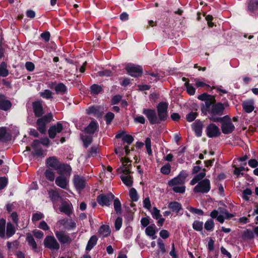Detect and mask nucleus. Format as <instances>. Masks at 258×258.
Returning <instances> with one entry per match:
<instances>
[{"label":"nucleus","instance_id":"obj_1","mask_svg":"<svg viewBox=\"0 0 258 258\" xmlns=\"http://www.w3.org/2000/svg\"><path fill=\"white\" fill-rule=\"evenodd\" d=\"M188 174L185 170H182L177 176L168 180L167 184L172 187L175 193L183 194L185 191L184 183Z\"/></svg>","mask_w":258,"mask_h":258},{"label":"nucleus","instance_id":"obj_2","mask_svg":"<svg viewBox=\"0 0 258 258\" xmlns=\"http://www.w3.org/2000/svg\"><path fill=\"white\" fill-rule=\"evenodd\" d=\"M210 119L213 122H220L221 123V130L224 134L228 135L233 132L235 126L228 115L222 117H212Z\"/></svg>","mask_w":258,"mask_h":258},{"label":"nucleus","instance_id":"obj_3","mask_svg":"<svg viewBox=\"0 0 258 258\" xmlns=\"http://www.w3.org/2000/svg\"><path fill=\"white\" fill-rule=\"evenodd\" d=\"M62 130L63 126L60 121L49 126V138L55 139L53 142H55L56 145L59 144V143H63L65 142V138L60 136Z\"/></svg>","mask_w":258,"mask_h":258},{"label":"nucleus","instance_id":"obj_4","mask_svg":"<svg viewBox=\"0 0 258 258\" xmlns=\"http://www.w3.org/2000/svg\"><path fill=\"white\" fill-rule=\"evenodd\" d=\"M229 104L227 102L223 103L221 102L215 103L212 105L211 110L209 112L211 115V117H217V116H221L224 114L225 107H228Z\"/></svg>","mask_w":258,"mask_h":258},{"label":"nucleus","instance_id":"obj_5","mask_svg":"<svg viewBox=\"0 0 258 258\" xmlns=\"http://www.w3.org/2000/svg\"><path fill=\"white\" fill-rule=\"evenodd\" d=\"M41 144L47 146L48 145V139L47 138L42 139L40 141L38 140L34 141L32 147L34 149L32 154L33 156H42L46 155V153L40 147Z\"/></svg>","mask_w":258,"mask_h":258},{"label":"nucleus","instance_id":"obj_6","mask_svg":"<svg viewBox=\"0 0 258 258\" xmlns=\"http://www.w3.org/2000/svg\"><path fill=\"white\" fill-rule=\"evenodd\" d=\"M211 189V183L209 179L205 178L199 181L193 189L195 193L207 194Z\"/></svg>","mask_w":258,"mask_h":258},{"label":"nucleus","instance_id":"obj_7","mask_svg":"<svg viewBox=\"0 0 258 258\" xmlns=\"http://www.w3.org/2000/svg\"><path fill=\"white\" fill-rule=\"evenodd\" d=\"M168 103L166 102H160L157 105V116L160 119V122L164 121L168 117Z\"/></svg>","mask_w":258,"mask_h":258},{"label":"nucleus","instance_id":"obj_8","mask_svg":"<svg viewBox=\"0 0 258 258\" xmlns=\"http://www.w3.org/2000/svg\"><path fill=\"white\" fill-rule=\"evenodd\" d=\"M142 113L147 117L151 124L160 123L156 110L154 109L143 108Z\"/></svg>","mask_w":258,"mask_h":258},{"label":"nucleus","instance_id":"obj_9","mask_svg":"<svg viewBox=\"0 0 258 258\" xmlns=\"http://www.w3.org/2000/svg\"><path fill=\"white\" fill-rule=\"evenodd\" d=\"M125 69L128 74L133 77H139L143 74V68L139 65L127 64L125 67Z\"/></svg>","mask_w":258,"mask_h":258},{"label":"nucleus","instance_id":"obj_10","mask_svg":"<svg viewBox=\"0 0 258 258\" xmlns=\"http://www.w3.org/2000/svg\"><path fill=\"white\" fill-rule=\"evenodd\" d=\"M114 198V196L111 192H108L106 194H102L98 196L97 202L101 206H109L111 202Z\"/></svg>","mask_w":258,"mask_h":258},{"label":"nucleus","instance_id":"obj_11","mask_svg":"<svg viewBox=\"0 0 258 258\" xmlns=\"http://www.w3.org/2000/svg\"><path fill=\"white\" fill-rule=\"evenodd\" d=\"M246 10L250 16L258 17V0H247Z\"/></svg>","mask_w":258,"mask_h":258},{"label":"nucleus","instance_id":"obj_12","mask_svg":"<svg viewBox=\"0 0 258 258\" xmlns=\"http://www.w3.org/2000/svg\"><path fill=\"white\" fill-rule=\"evenodd\" d=\"M55 236L61 244H70L73 241V239L70 234L63 231H57L55 232Z\"/></svg>","mask_w":258,"mask_h":258},{"label":"nucleus","instance_id":"obj_13","mask_svg":"<svg viewBox=\"0 0 258 258\" xmlns=\"http://www.w3.org/2000/svg\"><path fill=\"white\" fill-rule=\"evenodd\" d=\"M206 134L209 138L219 137L221 135L219 128L214 123L209 124L206 127Z\"/></svg>","mask_w":258,"mask_h":258},{"label":"nucleus","instance_id":"obj_14","mask_svg":"<svg viewBox=\"0 0 258 258\" xmlns=\"http://www.w3.org/2000/svg\"><path fill=\"white\" fill-rule=\"evenodd\" d=\"M201 105V111L204 115H207L210 112L212 105L216 102V99L214 96H212L209 99L204 101Z\"/></svg>","mask_w":258,"mask_h":258},{"label":"nucleus","instance_id":"obj_15","mask_svg":"<svg viewBox=\"0 0 258 258\" xmlns=\"http://www.w3.org/2000/svg\"><path fill=\"white\" fill-rule=\"evenodd\" d=\"M74 183L76 189L81 190L85 186L86 181L83 177H81L79 175H75L74 176Z\"/></svg>","mask_w":258,"mask_h":258},{"label":"nucleus","instance_id":"obj_16","mask_svg":"<svg viewBox=\"0 0 258 258\" xmlns=\"http://www.w3.org/2000/svg\"><path fill=\"white\" fill-rule=\"evenodd\" d=\"M168 208L172 212L175 213L177 215L180 214L182 215V213H180V212L182 210L181 204L176 201H172L168 203Z\"/></svg>","mask_w":258,"mask_h":258},{"label":"nucleus","instance_id":"obj_17","mask_svg":"<svg viewBox=\"0 0 258 258\" xmlns=\"http://www.w3.org/2000/svg\"><path fill=\"white\" fill-rule=\"evenodd\" d=\"M48 122V117L47 115L44 117L39 118L37 120V124L38 130L42 134H44L46 131V125Z\"/></svg>","mask_w":258,"mask_h":258},{"label":"nucleus","instance_id":"obj_18","mask_svg":"<svg viewBox=\"0 0 258 258\" xmlns=\"http://www.w3.org/2000/svg\"><path fill=\"white\" fill-rule=\"evenodd\" d=\"M55 184L62 189H67L69 185V180L63 175H60L55 179Z\"/></svg>","mask_w":258,"mask_h":258},{"label":"nucleus","instance_id":"obj_19","mask_svg":"<svg viewBox=\"0 0 258 258\" xmlns=\"http://www.w3.org/2000/svg\"><path fill=\"white\" fill-rule=\"evenodd\" d=\"M203 127V122L200 120H196L192 124V128L195 132L196 136L198 137L202 136Z\"/></svg>","mask_w":258,"mask_h":258},{"label":"nucleus","instance_id":"obj_20","mask_svg":"<svg viewBox=\"0 0 258 258\" xmlns=\"http://www.w3.org/2000/svg\"><path fill=\"white\" fill-rule=\"evenodd\" d=\"M62 192H63V191L59 189L56 190H49V198L53 204L58 202L60 200V195Z\"/></svg>","mask_w":258,"mask_h":258},{"label":"nucleus","instance_id":"obj_21","mask_svg":"<svg viewBox=\"0 0 258 258\" xmlns=\"http://www.w3.org/2000/svg\"><path fill=\"white\" fill-rule=\"evenodd\" d=\"M60 211L68 216H70L72 213V204L66 202L62 203L60 207Z\"/></svg>","mask_w":258,"mask_h":258},{"label":"nucleus","instance_id":"obj_22","mask_svg":"<svg viewBox=\"0 0 258 258\" xmlns=\"http://www.w3.org/2000/svg\"><path fill=\"white\" fill-rule=\"evenodd\" d=\"M50 87L51 88L54 87L55 93L57 94L63 95L66 94L67 92V86L61 83H58L57 84H56L54 86H53V85L52 84Z\"/></svg>","mask_w":258,"mask_h":258},{"label":"nucleus","instance_id":"obj_23","mask_svg":"<svg viewBox=\"0 0 258 258\" xmlns=\"http://www.w3.org/2000/svg\"><path fill=\"white\" fill-rule=\"evenodd\" d=\"M38 173L40 174V183L44 186H47L48 180V170L46 169L43 172V170H39Z\"/></svg>","mask_w":258,"mask_h":258},{"label":"nucleus","instance_id":"obj_24","mask_svg":"<svg viewBox=\"0 0 258 258\" xmlns=\"http://www.w3.org/2000/svg\"><path fill=\"white\" fill-rule=\"evenodd\" d=\"M98 128V124L96 120H93L85 128V132L89 134H93Z\"/></svg>","mask_w":258,"mask_h":258},{"label":"nucleus","instance_id":"obj_25","mask_svg":"<svg viewBox=\"0 0 258 258\" xmlns=\"http://www.w3.org/2000/svg\"><path fill=\"white\" fill-rule=\"evenodd\" d=\"M33 108L35 115L37 117L41 116L44 113L42 104L40 101L33 102Z\"/></svg>","mask_w":258,"mask_h":258},{"label":"nucleus","instance_id":"obj_26","mask_svg":"<svg viewBox=\"0 0 258 258\" xmlns=\"http://www.w3.org/2000/svg\"><path fill=\"white\" fill-rule=\"evenodd\" d=\"M111 233L109 226L107 225H102L98 230V234L99 236L103 238L108 236Z\"/></svg>","mask_w":258,"mask_h":258},{"label":"nucleus","instance_id":"obj_27","mask_svg":"<svg viewBox=\"0 0 258 258\" xmlns=\"http://www.w3.org/2000/svg\"><path fill=\"white\" fill-rule=\"evenodd\" d=\"M242 108L244 111L248 113L251 112L254 109L253 100H248L242 103Z\"/></svg>","mask_w":258,"mask_h":258},{"label":"nucleus","instance_id":"obj_28","mask_svg":"<svg viewBox=\"0 0 258 258\" xmlns=\"http://www.w3.org/2000/svg\"><path fill=\"white\" fill-rule=\"evenodd\" d=\"M12 106L11 102L6 99L5 96H0V109L4 110H7Z\"/></svg>","mask_w":258,"mask_h":258},{"label":"nucleus","instance_id":"obj_29","mask_svg":"<svg viewBox=\"0 0 258 258\" xmlns=\"http://www.w3.org/2000/svg\"><path fill=\"white\" fill-rule=\"evenodd\" d=\"M60 248L58 242L53 236L49 235V249L57 251Z\"/></svg>","mask_w":258,"mask_h":258},{"label":"nucleus","instance_id":"obj_30","mask_svg":"<svg viewBox=\"0 0 258 258\" xmlns=\"http://www.w3.org/2000/svg\"><path fill=\"white\" fill-rule=\"evenodd\" d=\"M155 225L154 224H153L149 226H147L145 230V233L146 235L151 237L152 239H155L157 237L156 236H155Z\"/></svg>","mask_w":258,"mask_h":258},{"label":"nucleus","instance_id":"obj_31","mask_svg":"<svg viewBox=\"0 0 258 258\" xmlns=\"http://www.w3.org/2000/svg\"><path fill=\"white\" fill-rule=\"evenodd\" d=\"M57 173L59 174H62L64 173L70 174L72 171V168L70 165L67 164H59L57 169Z\"/></svg>","mask_w":258,"mask_h":258},{"label":"nucleus","instance_id":"obj_32","mask_svg":"<svg viewBox=\"0 0 258 258\" xmlns=\"http://www.w3.org/2000/svg\"><path fill=\"white\" fill-rule=\"evenodd\" d=\"M98 238L96 235L92 236L88 241L86 247V250L90 251L93 247L97 244Z\"/></svg>","mask_w":258,"mask_h":258},{"label":"nucleus","instance_id":"obj_33","mask_svg":"<svg viewBox=\"0 0 258 258\" xmlns=\"http://www.w3.org/2000/svg\"><path fill=\"white\" fill-rule=\"evenodd\" d=\"M26 241L29 245L31 247L32 249L35 252L37 251V245L31 234H28L26 237Z\"/></svg>","mask_w":258,"mask_h":258},{"label":"nucleus","instance_id":"obj_34","mask_svg":"<svg viewBox=\"0 0 258 258\" xmlns=\"http://www.w3.org/2000/svg\"><path fill=\"white\" fill-rule=\"evenodd\" d=\"M11 139V136L4 128H0V140L8 141Z\"/></svg>","mask_w":258,"mask_h":258},{"label":"nucleus","instance_id":"obj_35","mask_svg":"<svg viewBox=\"0 0 258 258\" xmlns=\"http://www.w3.org/2000/svg\"><path fill=\"white\" fill-rule=\"evenodd\" d=\"M16 232L15 227L11 223H8L7 225V230L6 235L7 238L12 237Z\"/></svg>","mask_w":258,"mask_h":258},{"label":"nucleus","instance_id":"obj_36","mask_svg":"<svg viewBox=\"0 0 258 258\" xmlns=\"http://www.w3.org/2000/svg\"><path fill=\"white\" fill-rule=\"evenodd\" d=\"M59 164V162L56 157H49V167L55 170H57Z\"/></svg>","mask_w":258,"mask_h":258},{"label":"nucleus","instance_id":"obj_37","mask_svg":"<svg viewBox=\"0 0 258 258\" xmlns=\"http://www.w3.org/2000/svg\"><path fill=\"white\" fill-rule=\"evenodd\" d=\"M113 206L117 214H121L122 212L121 204L118 198L113 199Z\"/></svg>","mask_w":258,"mask_h":258},{"label":"nucleus","instance_id":"obj_38","mask_svg":"<svg viewBox=\"0 0 258 258\" xmlns=\"http://www.w3.org/2000/svg\"><path fill=\"white\" fill-rule=\"evenodd\" d=\"M9 74V71L7 70V66L6 62H2L0 65V76L5 77Z\"/></svg>","mask_w":258,"mask_h":258},{"label":"nucleus","instance_id":"obj_39","mask_svg":"<svg viewBox=\"0 0 258 258\" xmlns=\"http://www.w3.org/2000/svg\"><path fill=\"white\" fill-rule=\"evenodd\" d=\"M120 177L122 182L126 186H131L133 185V181L131 176L121 175Z\"/></svg>","mask_w":258,"mask_h":258},{"label":"nucleus","instance_id":"obj_40","mask_svg":"<svg viewBox=\"0 0 258 258\" xmlns=\"http://www.w3.org/2000/svg\"><path fill=\"white\" fill-rule=\"evenodd\" d=\"M129 196L133 202H137L139 200V196L138 195L137 191L134 187L130 189L129 191Z\"/></svg>","mask_w":258,"mask_h":258},{"label":"nucleus","instance_id":"obj_41","mask_svg":"<svg viewBox=\"0 0 258 258\" xmlns=\"http://www.w3.org/2000/svg\"><path fill=\"white\" fill-rule=\"evenodd\" d=\"M6 220L2 218L0 220V237L4 238L6 236Z\"/></svg>","mask_w":258,"mask_h":258},{"label":"nucleus","instance_id":"obj_42","mask_svg":"<svg viewBox=\"0 0 258 258\" xmlns=\"http://www.w3.org/2000/svg\"><path fill=\"white\" fill-rule=\"evenodd\" d=\"M186 208L194 214L200 216H203L204 215V212L201 209H197L190 206H187Z\"/></svg>","mask_w":258,"mask_h":258},{"label":"nucleus","instance_id":"obj_43","mask_svg":"<svg viewBox=\"0 0 258 258\" xmlns=\"http://www.w3.org/2000/svg\"><path fill=\"white\" fill-rule=\"evenodd\" d=\"M192 228L197 231H201L203 229V222L199 220H195L192 223Z\"/></svg>","mask_w":258,"mask_h":258},{"label":"nucleus","instance_id":"obj_44","mask_svg":"<svg viewBox=\"0 0 258 258\" xmlns=\"http://www.w3.org/2000/svg\"><path fill=\"white\" fill-rule=\"evenodd\" d=\"M90 89L91 94L94 95H97L102 91V87L97 84L92 85L90 87Z\"/></svg>","mask_w":258,"mask_h":258},{"label":"nucleus","instance_id":"obj_45","mask_svg":"<svg viewBox=\"0 0 258 258\" xmlns=\"http://www.w3.org/2000/svg\"><path fill=\"white\" fill-rule=\"evenodd\" d=\"M214 223L212 219L208 220L204 224L205 229L208 231H212L214 228Z\"/></svg>","mask_w":258,"mask_h":258},{"label":"nucleus","instance_id":"obj_46","mask_svg":"<svg viewBox=\"0 0 258 258\" xmlns=\"http://www.w3.org/2000/svg\"><path fill=\"white\" fill-rule=\"evenodd\" d=\"M171 166L169 163H166L160 168V172L164 175H168L171 172Z\"/></svg>","mask_w":258,"mask_h":258},{"label":"nucleus","instance_id":"obj_47","mask_svg":"<svg viewBox=\"0 0 258 258\" xmlns=\"http://www.w3.org/2000/svg\"><path fill=\"white\" fill-rule=\"evenodd\" d=\"M82 140L83 142L84 147L87 148L92 143L93 139L90 136H85L82 137Z\"/></svg>","mask_w":258,"mask_h":258},{"label":"nucleus","instance_id":"obj_48","mask_svg":"<svg viewBox=\"0 0 258 258\" xmlns=\"http://www.w3.org/2000/svg\"><path fill=\"white\" fill-rule=\"evenodd\" d=\"M114 118V114L113 113L111 112H108L106 113L104 116V119L106 121V123L108 125L110 124Z\"/></svg>","mask_w":258,"mask_h":258},{"label":"nucleus","instance_id":"obj_49","mask_svg":"<svg viewBox=\"0 0 258 258\" xmlns=\"http://www.w3.org/2000/svg\"><path fill=\"white\" fill-rule=\"evenodd\" d=\"M184 86L186 87V91L187 93L190 95H193L195 93V88L188 82H186L184 84Z\"/></svg>","mask_w":258,"mask_h":258},{"label":"nucleus","instance_id":"obj_50","mask_svg":"<svg viewBox=\"0 0 258 258\" xmlns=\"http://www.w3.org/2000/svg\"><path fill=\"white\" fill-rule=\"evenodd\" d=\"M134 120L135 123L145 124L146 120L144 116L142 115H137L134 117Z\"/></svg>","mask_w":258,"mask_h":258},{"label":"nucleus","instance_id":"obj_51","mask_svg":"<svg viewBox=\"0 0 258 258\" xmlns=\"http://www.w3.org/2000/svg\"><path fill=\"white\" fill-rule=\"evenodd\" d=\"M44 218V215L41 212H38L34 213L32 215V221L33 222H35Z\"/></svg>","mask_w":258,"mask_h":258},{"label":"nucleus","instance_id":"obj_52","mask_svg":"<svg viewBox=\"0 0 258 258\" xmlns=\"http://www.w3.org/2000/svg\"><path fill=\"white\" fill-rule=\"evenodd\" d=\"M243 237L244 238L247 239H252L254 238V231L250 229H246L243 234Z\"/></svg>","mask_w":258,"mask_h":258},{"label":"nucleus","instance_id":"obj_53","mask_svg":"<svg viewBox=\"0 0 258 258\" xmlns=\"http://www.w3.org/2000/svg\"><path fill=\"white\" fill-rule=\"evenodd\" d=\"M252 194V191L250 189L247 188L242 191V198L245 201L249 200V196H250Z\"/></svg>","mask_w":258,"mask_h":258},{"label":"nucleus","instance_id":"obj_54","mask_svg":"<svg viewBox=\"0 0 258 258\" xmlns=\"http://www.w3.org/2000/svg\"><path fill=\"white\" fill-rule=\"evenodd\" d=\"M152 217L155 219H158L161 217L160 211L156 207H154L151 212Z\"/></svg>","mask_w":258,"mask_h":258},{"label":"nucleus","instance_id":"obj_55","mask_svg":"<svg viewBox=\"0 0 258 258\" xmlns=\"http://www.w3.org/2000/svg\"><path fill=\"white\" fill-rule=\"evenodd\" d=\"M98 153V148L96 147H92L88 152V156L90 157H94L97 155Z\"/></svg>","mask_w":258,"mask_h":258},{"label":"nucleus","instance_id":"obj_56","mask_svg":"<svg viewBox=\"0 0 258 258\" xmlns=\"http://www.w3.org/2000/svg\"><path fill=\"white\" fill-rule=\"evenodd\" d=\"M198 116V113L190 112L188 113L186 116V119L188 122H191L194 121Z\"/></svg>","mask_w":258,"mask_h":258},{"label":"nucleus","instance_id":"obj_57","mask_svg":"<svg viewBox=\"0 0 258 258\" xmlns=\"http://www.w3.org/2000/svg\"><path fill=\"white\" fill-rule=\"evenodd\" d=\"M122 219L121 217H118L116 219L115 223H114V226H115V230L116 231H118L120 229V228L122 226Z\"/></svg>","mask_w":258,"mask_h":258},{"label":"nucleus","instance_id":"obj_58","mask_svg":"<svg viewBox=\"0 0 258 258\" xmlns=\"http://www.w3.org/2000/svg\"><path fill=\"white\" fill-rule=\"evenodd\" d=\"M122 141L124 142H126L128 145L131 144L134 141V138L132 135H125L123 136L122 139Z\"/></svg>","mask_w":258,"mask_h":258},{"label":"nucleus","instance_id":"obj_59","mask_svg":"<svg viewBox=\"0 0 258 258\" xmlns=\"http://www.w3.org/2000/svg\"><path fill=\"white\" fill-rule=\"evenodd\" d=\"M98 75L100 77H109L112 75V72L109 70H105L98 72Z\"/></svg>","mask_w":258,"mask_h":258},{"label":"nucleus","instance_id":"obj_60","mask_svg":"<svg viewBox=\"0 0 258 258\" xmlns=\"http://www.w3.org/2000/svg\"><path fill=\"white\" fill-rule=\"evenodd\" d=\"M7 244L8 249H11V248H17L18 247L19 243L18 241L16 240L13 241V242L8 241Z\"/></svg>","mask_w":258,"mask_h":258},{"label":"nucleus","instance_id":"obj_61","mask_svg":"<svg viewBox=\"0 0 258 258\" xmlns=\"http://www.w3.org/2000/svg\"><path fill=\"white\" fill-rule=\"evenodd\" d=\"M213 95H209L206 93H203L200 95L198 96V99L205 101L208 99H209L210 97H211Z\"/></svg>","mask_w":258,"mask_h":258},{"label":"nucleus","instance_id":"obj_62","mask_svg":"<svg viewBox=\"0 0 258 258\" xmlns=\"http://www.w3.org/2000/svg\"><path fill=\"white\" fill-rule=\"evenodd\" d=\"M34 236L37 239H41L43 237V233L39 230H34L32 232Z\"/></svg>","mask_w":258,"mask_h":258},{"label":"nucleus","instance_id":"obj_63","mask_svg":"<svg viewBox=\"0 0 258 258\" xmlns=\"http://www.w3.org/2000/svg\"><path fill=\"white\" fill-rule=\"evenodd\" d=\"M8 179L6 177H0V190L4 189L7 185Z\"/></svg>","mask_w":258,"mask_h":258},{"label":"nucleus","instance_id":"obj_64","mask_svg":"<svg viewBox=\"0 0 258 258\" xmlns=\"http://www.w3.org/2000/svg\"><path fill=\"white\" fill-rule=\"evenodd\" d=\"M121 96L120 95H115L111 99V103L112 104H117L121 101Z\"/></svg>","mask_w":258,"mask_h":258}]
</instances>
